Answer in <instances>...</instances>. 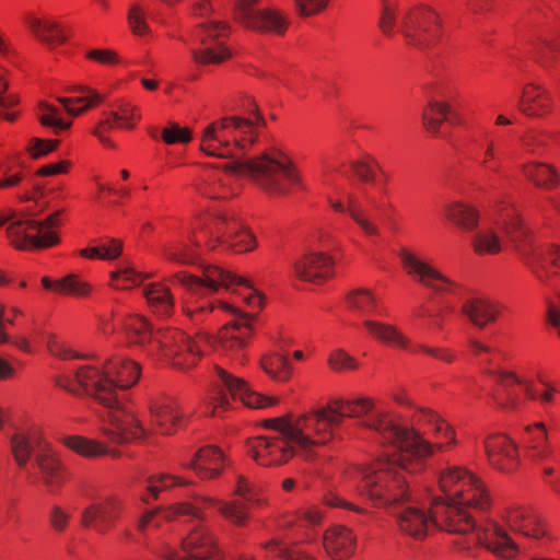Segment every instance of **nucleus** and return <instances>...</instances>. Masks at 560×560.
Masks as SVG:
<instances>
[{
  "instance_id": "f257e3e1",
  "label": "nucleus",
  "mask_w": 560,
  "mask_h": 560,
  "mask_svg": "<svg viewBox=\"0 0 560 560\" xmlns=\"http://www.w3.org/2000/svg\"><path fill=\"white\" fill-rule=\"evenodd\" d=\"M373 401L369 398L336 400L312 412L294 418L292 415L271 418L265 425L279 433V436H257L248 441L247 450L261 466L281 465L294 455L310 458L314 448L327 444L334 436L332 429L343 418L357 419L359 425L376 431L390 446L386 459L398 464L409 472L422 470L424 460L433 452V445L413 430L401 428L373 412Z\"/></svg>"
},
{
  "instance_id": "f03ea898",
  "label": "nucleus",
  "mask_w": 560,
  "mask_h": 560,
  "mask_svg": "<svg viewBox=\"0 0 560 560\" xmlns=\"http://www.w3.org/2000/svg\"><path fill=\"white\" fill-rule=\"evenodd\" d=\"M404 470L398 464L376 462L371 467H357L349 472L358 482V490L396 516L401 532L422 539L431 527L450 534H467L476 528V518L464 506L487 514L488 490L476 476L459 468L451 467L440 476V487L446 499H434L429 511L413 504Z\"/></svg>"
},
{
  "instance_id": "7ed1b4c3",
  "label": "nucleus",
  "mask_w": 560,
  "mask_h": 560,
  "mask_svg": "<svg viewBox=\"0 0 560 560\" xmlns=\"http://www.w3.org/2000/svg\"><path fill=\"white\" fill-rule=\"evenodd\" d=\"M250 113L255 120L226 117L208 125L201 135L200 149L209 156L230 159L223 170L206 168L194 180L195 190L210 199H224L234 192L229 186L230 175L245 176L271 197L285 196L291 185L300 184L293 161L281 150L269 148L255 158H246L257 141L255 126H265L258 107Z\"/></svg>"
},
{
  "instance_id": "20e7f679",
  "label": "nucleus",
  "mask_w": 560,
  "mask_h": 560,
  "mask_svg": "<svg viewBox=\"0 0 560 560\" xmlns=\"http://www.w3.org/2000/svg\"><path fill=\"white\" fill-rule=\"evenodd\" d=\"M139 376L138 363L113 355L104 361L102 369L82 365L73 374L58 375L55 383L75 395L82 390L106 408L110 427L104 432L112 442L124 443L144 434L133 411L124 406L118 397V390L135 385Z\"/></svg>"
},
{
  "instance_id": "39448f33",
  "label": "nucleus",
  "mask_w": 560,
  "mask_h": 560,
  "mask_svg": "<svg viewBox=\"0 0 560 560\" xmlns=\"http://www.w3.org/2000/svg\"><path fill=\"white\" fill-rule=\"evenodd\" d=\"M122 325L131 343L140 346L149 355H161L182 369L196 364L201 343L208 341L203 336L191 339L177 329L153 331L147 320L139 316H129Z\"/></svg>"
},
{
  "instance_id": "423d86ee",
  "label": "nucleus",
  "mask_w": 560,
  "mask_h": 560,
  "mask_svg": "<svg viewBox=\"0 0 560 560\" xmlns=\"http://www.w3.org/2000/svg\"><path fill=\"white\" fill-rule=\"evenodd\" d=\"M235 493L242 501H219L210 497H196L194 502L179 503L168 510L147 511L138 522V529L144 532L147 525L154 521L158 514H163L165 520L177 516H190L199 521L203 520L201 510L207 506H218L219 512L232 524L244 526L248 521V503H258L257 490L243 476H238Z\"/></svg>"
},
{
  "instance_id": "0eeeda50",
  "label": "nucleus",
  "mask_w": 560,
  "mask_h": 560,
  "mask_svg": "<svg viewBox=\"0 0 560 560\" xmlns=\"http://www.w3.org/2000/svg\"><path fill=\"white\" fill-rule=\"evenodd\" d=\"M395 25L406 38L408 45L418 49L432 47L441 30V21L438 13L429 7L419 5L399 12V21H396V13L389 5H384L380 27L386 35L394 33Z\"/></svg>"
},
{
  "instance_id": "6e6552de",
  "label": "nucleus",
  "mask_w": 560,
  "mask_h": 560,
  "mask_svg": "<svg viewBox=\"0 0 560 560\" xmlns=\"http://www.w3.org/2000/svg\"><path fill=\"white\" fill-rule=\"evenodd\" d=\"M174 279L185 287L190 293L200 296L214 293L220 288L232 290L235 285L244 287L246 293L242 295L244 302L248 306L259 310L262 303L258 291L253 289L246 279L236 277L218 266H206L201 270L200 275L179 272L174 276Z\"/></svg>"
},
{
  "instance_id": "1a4fd4ad",
  "label": "nucleus",
  "mask_w": 560,
  "mask_h": 560,
  "mask_svg": "<svg viewBox=\"0 0 560 560\" xmlns=\"http://www.w3.org/2000/svg\"><path fill=\"white\" fill-rule=\"evenodd\" d=\"M499 223L515 250L521 255L523 262L541 278L538 271V259L542 254L535 245V235L522 218L520 210L514 206L513 199L508 197L497 205Z\"/></svg>"
},
{
  "instance_id": "9d476101",
  "label": "nucleus",
  "mask_w": 560,
  "mask_h": 560,
  "mask_svg": "<svg viewBox=\"0 0 560 560\" xmlns=\"http://www.w3.org/2000/svg\"><path fill=\"white\" fill-rule=\"evenodd\" d=\"M60 214L61 211H56L44 221H37L21 213L7 229V235L11 244L22 250L50 247L59 242L50 229L58 224Z\"/></svg>"
},
{
  "instance_id": "9b49d317",
  "label": "nucleus",
  "mask_w": 560,
  "mask_h": 560,
  "mask_svg": "<svg viewBox=\"0 0 560 560\" xmlns=\"http://www.w3.org/2000/svg\"><path fill=\"white\" fill-rule=\"evenodd\" d=\"M212 382V415H218V410L220 408H226L229 406L228 393L232 399H238L249 408H265L276 402L273 398L265 397L258 393L253 392L242 378L233 376L224 369L219 366H215L214 369V376Z\"/></svg>"
},
{
  "instance_id": "f8f14e48",
  "label": "nucleus",
  "mask_w": 560,
  "mask_h": 560,
  "mask_svg": "<svg viewBox=\"0 0 560 560\" xmlns=\"http://www.w3.org/2000/svg\"><path fill=\"white\" fill-rule=\"evenodd\" d=\"M257 0H238L234 4V16L247 28L283 35L289 25L288 16L277 9H257Z\"/></svg>"
},
{
  "instance_id": "ddd939ff",
  "label": "nucleus",
  "mask_w": 560,
  "mask_h": 560,
  "mask_svg": "<svg viewBox=\"0 0 560 560\" xmlns=\"http://www.w3.org/2000/svg\"><path fill=\"white\" fill-rule=\"evenodd\" d=\"M229 26L223 22H209L201 24L194 33L199 42V48L191 49V56L198 65H219L231 57V51L220 40L225 36Z\"/></svg>"
},
{
  "instance_id": "4468645a",
  "label": "nucleus",
  "mask_w": 560,
  "mask_h": 560,
  "mask_svg": "<svg viewBox=\"0 0 560 560\" xmlns=\"http://www.w3.org/2000/svg\"><path fill=\"white\" fill-rule=\"evenodd\" d=\"M500 517L516 534L535 540L552 539L548 521L532 505L508 506Z\"/></svg>"
},
{
  "instance_id": "2eb2a0df",
  "label": "nucleus",
  "mask_w": 560,
  "mask_h": 560,
  "mask_svg": "<svg viewBox=\"0 0 560 560\" xmlns=\"http://www.w3.org/2000/svg\"><path fill=\"white\" fill-rule=\"evenodd\" d=\"M399 257L408 275L412 276L417 281L434 292H447L451 288L456 285L453 280L445 277L432 265L420 259L407 248L400 250Z\"/></svg>"
},
{
  "instance_id": "dca6fc26",
  "label": "nucleus",
  "mask_w": 560,
  "mask_h": 560,
  "mask_svg": "<svg viewBox=\"0 0 560 560\" xmlns=\"http://www.w3.org/2000/svg\"><path fill=\"white\" fill-rule=\"evenodd\" d=\"M124 502L118 497H107L89 504L81 512L80 522L83 527H92L100 534H105L121 516Z\"/></svg>"
},
{
  "instance_id": "f3484780",
  "label": "nucleus",
  "mask_w": 560,
  "mask_h": 560,
  "mask_svg": "<svg viewBox=\"0 0 560 560\" xmlns=\"http://www.w3.org/2000/svg\"><path fill=\"white\" fill-rule=\"evenodd\" d=\"M213 538L203 525L196 526L183 540L185 556L180 557L170 546L165 545L160 557L163 560H220L212 556Z\"/></svg>"
},
{
  "instance_id": "a211bd4d",
  "label": "nucleus",
  "mask_w": 560,
  "mask_h": 560,
  "mask_svg": "<svg viewBox=\"0 0 560 560\" xmlns=\"http://www.w3.org/2000/svg\"><path fill=\"white\" fill-rule=\"evenodd\" d=\"M523 384L515 372L505 369L492 370V400L502 411H515L518 408L520 395L516 387Z\"/></svg>"
},
{
  "instance_id": "6ab92c4d",
  "label": "nucleus",
  "mask_w": 560,
  "mask_h": 560,
  "mask_svg": "<svg viewBox=\"0 0 560 560\" xmlns=\"http://www.w3.org/2000/svg\"><path fill=\"white\" fill-rule=\"evenodd\" d=\"M224 307L230 310L234 317L220 330V343L225 351L237 352L246 346L252 335V322L255 315L238 312L229 305Z\"/></svg>"
},
{
  "instance_id": "aec40b11",
  "label": "nucleus",
  "mask_w": 560,
  "mask_h": 560,
  "mask_svg": "<svg viewBox=\"0 0 560 560\" xmlns=\"http://www.w3.org/2000/svg\"><path fill=\"white\" fill-rule=\"evenodd\" d=\"M334 260L323 253H308L292 262L293 275L306 282L319 284L332 277Z\"/></svg>"
},
{
  "instance_id": "412c9836",
  "label": "nucleus",
  "mask_w": 560,
  "mask_h": 560,
  "mask_svg": "<svg viewBox=\"0 0 560 560\" xmlns=\"http://www.w3.org/2000/svg\"><path fill=\"white\" fill-rule=\"evenodd\" d=\"M520 465L516 443L508 434L492 433V467L503 474H513Z\"/></svg>"
},
{
  "instance_id": "4be33fe9",
  "label": "nucleus",
  "mask_w": 560,
  "mask_h": 560,
  "mask_svg": "<svg viewBox=\"0 0 560 560\" xmlns=\"http://www.w3.org/2000/svg\"><path fill=\"white\" fill-rule=\"evenodd\" d=\"M35 464L42 474L43 482L50 491L61 488L66 478V468L49 448L38 446Z\"/></svg>"
},
{
  "instance_id": "5701e85b",
  "label": "nucleus",
  "mask_w": 560,
  "mask_h": 560,
  "mask_svg": "<svg viewBox=\"0 0 560 560\" xmlns=\"http://www.w3.org/2000/svg\"><path fill=\"white\" fill-rule=\"evenodd\" d=\"M520 110L528 117H542L551 113L553 101L548 91L536 84H527L518 104Z\"/></svg>"
},
{
  "instance_id": "b1692460",
  "label": "nucleus",
  "mask_w": 560,
  "mask_h": 560,
  "mask_svg": "<svg viewBox=\"0 0 560 560\" xmlns=\"http://www.w3.org/2000/svg\"><path fill=\"white\" fill-rule=\"evenodd\" d=\"M224 456L219 448L206 446L196 453L187 467L194 469L200 479H213L221 474Z\"/></svg>"
},
{
  "instance_id": "393cba45",
  "label": "nucleus",
  "mask_w": 560,
  "mask_h": 560,
  "mask_svg": "<svg viewBox=\"0 0 560 560\" xmlns=\"http://www.w3.org/2000/svg\"><path fill=\"white\" fill-rule=\"evenodd\" d=\"M151 416L162 434H171L183 417L176 401L172 398L154 401L151 405Z\"/></svg>"
},
{
  "instance_id": "a878e982",
  "label": "nucleus",
  "mask_w": 560,
  "mask_h": 560,
  "mask_svg": "<svg viewBox=\"0 0 560 560\" xmlns=\"http://www.w3.org/2000/svg\"><path fill=\"white\" fill-rule=\"evenodd\" d=\"M354 542L355 537L352 532L342 526L334 527L324 537L326 551L338 560L352 553Z\"/></svg>"
},
{
  "instance_id": "bb28decb",
  "label": "nucleus",
  "mask_w": 560,
  "mask_h": 560,
  "mask_svg": "<svg viewBox=\"0 0 560 560\" xmlns=\"http://www.w3.org/2000/svg\"><path fill=\"white\" fill-rule=\"evenodd\" d=\"M422 122L425 129L432 133L440 131L443 121L457 124L456 114L451 110L447 103L438 100H430L428 106L422 112Z\"/></svg>"
},
{
  "instance_id": "cd10ccee",
  "label": "nucleus",
  "mask_w": 560,
  "mask_h": 560,
  "mask_svg": "<svg viewBox=\"0 0 560 560\" xmlns=\"http://www.w3.org/2000/svg\"><path fill=\"white\" fill-rule=\"evenodd\" d=\"M524 176L536 187L552 190L560 184L557 170L547 163L530 162L523 166Z\"/></svg>"
},
{
  "instance_id": "c85d7f7f",
  "label": "nucleus",
  "mask_w": 560,
  "mask_h": 560,
  "mask_svg": "<svg viewBox=\"0 0 560 560\" xmlns=\"http://www.w3.org/2000/svg\"><path fill=\"white\" fill-rule=\"evenodd\" d=\"M492 532L497 537L492 540V555L500 560H515L520 552V545L495 521H492Z\"/></svg>"
},
{
  "instance_id": "c756f323",
  "label": "nucleus",
  "mask_w": 560,
  "mask_h": 560,
  "mask_svg": "<svg viewBox=\"0 0 560 560\" xmlns=\"http://www.w3.org/2000/svg\"><path fill=\"white\" fill-rule=\"evenodd\" d=\"M75 91L82 93L81 96L75 97H58L57 101L63 105L69 115L78 116L96 103L104 100V96L98 94L92 89L86 86H77Z\"/></svg>"
},
{
  "instance_id": "7c9ffc66",
  "label": "nucleus",
  "mask_w": 560,
  "mask_h": 560,
  "mask_svg": "<svg viewBox=\"0 0 560 560\" xmlns=\"http://www.w3.org/2000/svg\"><path fill=\"white\" fill-rule=\"evenodd\" d=\"M144 295L153 312L160 316H168L174 306L170 289L161 283L150 284L144 289Z\"/></svg>"
},
{
  "instance_id": "2f4dec72",
  "label": "nucleus",
  "mask_w": 560,
  "mask_h": 560,
  "mask_svg": "<svg viewBox=\"0 0 560 560\" xmlns=\"http://www.w3.org/2000/svg\"><path fill=\"white\" fill-rule=\"evenodd\" d=\"M26 23L31 32L48 46H52L56 43L61 44L66 40L61 28L54 21L28 18Z\"/></svg>"
},
{
  "instance_id": "473e14b6",
  "label": "nucleus",
  "mask_w": 560,
  "mask_h": 560,
  "mask_svg": "<svg viewBox=\"0 0 560 560\" xmlns=\"http://www.w3.org/2000/svg\"><path fill=\"white\" fill-rule=\"evenodd\" d=\"M237 228L238 221L233 215L228 213H218L207 223L206 233L211 240L225 244Z\"/></svg>"
},
{
  "instance_id": "72a5a7b5",
  "label": "nucleus",
  "mask_w": 560,
  "mask_h": 560,
  "mask_svg": "<svg viewBox=\"0 0 560 560\" xmlns=\"http://www.w3.org/2000/svg\"><path fill=\"white\" fill-rule=\"evenodd\" d=\"M446 218L467 231H474L478 224V213L475 208L460 201L445 206Z\"/></svg>"
},
{
  "instance_id": "f704fd0d",
  "label": "nucleus",
  "mask_w": 560,
  "mask_h": 560,
  "mask_svg": "<svg viewBox=\"0 0 560 560\" xmlns=\"http://www.w3.org/2000/svg\"><path fill=\"white\" fill-rule=\"evenodd\" d=\"M331 207L339 212L348 211L352 220L360 226V229L369 236H378V226L370 220L365 211H363L357 203L353 196H348V207L339 202H331Z\"/></svg>"
},
{
  "instance_id": "c9c22d12",
  "label": "nucleus",
  "mask_w": 560,
  "mask_h": 560,
  "mask_svg": "<svg viewBox=\"0 0 560 560\" xmlns=\"http://www.w3.org/2000/svg\"><path fill=\"white\" fill-rule=\"evenodd\" d=\"M364 326L375 338L385 343L402 349L409 346L408 339L392 325L368 319Z\"/></svg>"
},
{
  "instance_id": "e433bc0d",
  "label": "nucleus",
  "mask_w": 560,
  "mask_h": 560,
  "mask_svg": "<svg viewBox=\"0 0 560 560\" xmlns=\"http://www.w3.org/2000/svg\"><path fill=\"white\" fill-rule=\"evenodd\" d=\"M261 368L275 381L287 382L292 374V366L285 355L275 352L261 359Z\"/></svg>"
},
{
  "instance_id": "4c0bfd02",
  "label": "nucleus",
  "mask_w": 560,
  "mask_h": 560,
  "mask_svg": "<svg viewBox=\"0 0 560 560\" xmlns=\"http://www.w3.org/2000/svg\"><path fill=\"white\" fill-rule=\"evenodd\" d=\"M527 435L528 438L525 445V455L530 460H544L552 454V448L549 444L548 432H535Z\"/></svg>"
},
{
  "instance_id": "58836bf2",
  "label": "nucleus",
  "mask_w": 560,
  "mask_h": 560,
  "mask_svg": "<svg viewBox=\"0 0 560 560\" xmlns=\"http://www.w3.org/2000/svg\"><path fill=\"white\" fill-rule=\"evenodd\" d=\"M346 302L351 311L362 315L369 314L377 307V301L373 293L363 288L351 290L346 296Z\"/></svg>"
},
{
  "instance_id": "ea45409f",
  "label": "nucleus",
  "mask_w": 560,
  "mask_h": 560,
  "mask_svg": "<svg viewBox=\"0 0 560 560\" xmlns=\"http://www.w3.org/2000/svg\"><path fill=\"white\" fill-rule=\"evenodd\" d=\"M464 315L478 328H485L489 322V304L483 299H469L462 307Z\"/></svg>"
},
{
  "instance_id": "a19ab883",
  "label": "nucleus",
  "mask_w": 560,
  "mask_h": 560,
  "mask_svg": "<svg viewBox=\"0 0 560 560\" xmlns=\"http://www.w3.org/2000/svg\"><path fill=\"white\" fill-rule=\"evenodd\" d=\"M63 444L83 456H100L107 454V448L103 444L82 436H66L63 439Z\"/></svg>"
},
{
  "instance_id": "79ce46f5",
  "label": "nucleus",
  "mask_w": 560,
  "mask_h": 560,
  "mask_svg": "<svg viewBox=\"0 0 560 560\" xmlns=\"http://www.w3.org/2000/svg\"><path fill=\"white\" fill-rule=\"evenodd\" d=\"M187 483L188 482L184 479L168 474L150 477L147 485L148 493L142 497V500L149 503L150 498L156 499L161 491L174 486H183Z\"/></svg>"
},
{
  "instance_id": "37998d69",
  "label": "nucleus",
  "mask_w": 560,
  "mask_h": 560,
  "mask_svg": "<svg viewBox=\"0 0 560 560\" xmlns=\"http://www.w3.org/2000/svg\"><path fill=\"white\" fill-rule=\"evenodd\" d=\"M10 446L18 466L25 468L35 450L30 438L20 433L13 434L10 438Z\"/></svg>"
},
{
  "instance_id": "c03bdc74",
  "label": "nucleus",
  "mask_w": 560,
  "mask_h": 560,
  "mask_svg": "<svg viewBox=\"0 0 560 560\" xmlns=\"http://www.w3.org/2000/svg\"><path fill=\"white\" fill-rule=\"evenodd\" d=\"M267 558H277L279 560H314L311 556L298 548H288L277 541H270L265 545Z\"/></svg>"
},
{
  "instance_id": "a18cd8bd",
  "label": "nucleus",
  "mask_w": 560,
  "mask_h": 560,
  "mask_svg": "<svg viewBox=\"0 0 560 560\" xmlns=\"http://www.w3.org/2000/svg\"><path fill=\"white\" fill-rule=\"evenodd\" d=\"M112 285L117 289H129L140 284L144 277L138 273L133 268L125 266L110 273Z\"/></svg>"
},
{
  "instance_id": "49530a36",
  "label": "nucleus",
  "mask_w": 560,
  "mask_h": 560,
  "mask_svg": "<svg viewBox=\"0 0 560 560\" xmlns=\"http://www.w3.org/2000/svg\"><path fill=\"white\" fill-rule=\"evenodd\" d=\"M58 109L48 104L47 102H40L37 109V117L42 125L47 127H54L59 130H66L71 126V122H65L58 117Z\"/></svg>"
},
{
  "instance_id": "de8ad7c7",
  "label": "nucleus",
  "mask_w": 560,
  "mask_h": 560,
  "mask_svg": "<svg viewBox=\"0 0 560 560\" xmlns=\"http://www.w3.org/2000/svg\"><path fill=\"white\" fill-rule=\"evenodd\" d=\"M225 244L235 253L248 252L256 246L254 236L249 232L243 230L240 223L238 228L234 230Z\"/></svg>"
},
{
  "instance_id": "09e8293b",
  "label": "nucleus",
  "mask_w": 560,
  "mask_h": 560,
  "mask_svg": "<svg viewBox=\"0 0 560 560\" xmlns=\"http://www.w3.org/2000/svg\"><path fill=\"white\" fill-rule=\"evenodd\" d=\"M164 255L168 260L182 265H190L196 261V256L192 249L188 245L182 243L165 246Z\"/></svg>"
},
{
  "instance_id": "8fccbe9b",
  "label": "nucleus",
  "mask_w": 560,
  "mask_h": 560,
  "mask_svg": "<svg viewBox=\"0 0 560 560\" xmlns=\"http://www.w3.org/2000/svg\"><path fill=\"white\" fill-rule=\"evenodd\" d=\"M55 289L61 293L83 296L89 293L90 285L77 276L70 275L57 281L55 283Z\"/></svg>"
},
{
  "instance_id": "3c124183",
  "label": "nucleus",
  "mask_w": 560,
  "mask_h": 560,
  "mask_svg": "<svg viewBox=\"0 0 560 560\" xmlns=\"http://www.w3.org/2000/svg\"><path fill=\"white\" fill-rule=\"evenodd\" d=\"M128 23L135 35H144L150 32V27L145 22V14L138 4H132L128 12Z\"/></svg>"
},
{
  "instance_id": "603ef678",
  "label": "nucleus",
  "mask_w": 560,
  "mask_h": 560,
  "mask_svg": "<svg viewBox=\"0 0 560 560\" xmlns=\"http://www.w3.org/2000/svg\"><path fill=\"white\" fill-rule=\"evenodd\" d=\"M162 139L167 144L186 143L190 141L191 133L189 129L182 128L177 124H172L168 128L163 129Z\"/></svg>"
},
{
  "instance_id": "864d4df0",
  "label": "nucleus",
  "mask_w": 560,
  "mask_h": 560,
  "mask_svg": "<svg viewBox=\"0 0 560 560\" xmlns=\"http://www.w3.org/2000/svg\"><path fill=\"white\" fill-rule=\"evenodd\" d=\"M329 366L337 372L345 370H354L357 368L355 360L343 350L334 351L328 359Z\"/></svg>"
},
{
  "instance_id": "5fc2aeb1",
  "label": "nucleus",
  "mask_w": 560,
  "mask_h": 560,
  "mask_svg": "<svg viewBox=\"0 0 560 560\" xmlns=\"http://www.w3.org/2000/svg\"><path fill=\"white\" fill-rule=\"evenodd\" d=\"M137 107L131 106L130 104H122L119 107V110L112 112L110 115L114 120L119 121L121 127L131 129L135 126L133 124H131V120L140 119V116L137 114Z\"/></svg>"
},
{
  "instance_id": "6e6d98bb",
  "label": "nucleus",
  "mask_w": 560,
  "mask_h": 560,
  "mask_svg": "<svg viewBox=\"0 0 560 560\" xmlns=\"http://www.w3.org/2000/svg\"><path fill=\"white\" fill-rule=\"evenodd\" d=\"M296 11L301 16H312L320 13L328 4V0H294Z\"/></svg>"
},
{
  "instance_id": "4d7b16f0",
  "label": "nucleus",
  "mask_w": 560,
  "mask_h": 560,
  "mask_svg": "<svg viewBox=\"0 0 560 560\" xmlns=\"http://www.w3.org/2000/svg\"><path fill=\"white\" fill-rule=\"evenodd\" d=\"M58 140L34 138L30 142L28 151L33 158L38 159L52 152L58 147Z\"/></svg>"
},
{
  "instance_id": "13d9d810",
  "label": "nucleus",
  "mask_w": 560,
  "mask_h": 560,
  "mask_svg": "<svg viewBox=\"0 0 560 560\" xmlns=\"http://www.w3.org/2000/svg\"><path fill=\"white\" fill-rule=\"evenodd\" d=\"M70 520V514L59 505H54L49 512V523L56 532H65Z\"/></svg>"
},
{
  "instance_id": "bf43d9fd",
  "label": "nucleus",
  "mask_w": 560,
  "mask_h": 560,
  "mask_svg": "<svg viewBox=\"0 0 560 560\" xmlns=\"http://www.w3.org/2000/svg\"><path fill=\"white\" fill-rule=\"evenodd\" d=\"M420 421H424L428 423L434 424L435 432L438 434L444 433L446 438L450 439V441L453 440V432L450 430V428L443 423V421L440 419L438 415H435L433 411L429 409H422L420 411Z\"/></svg>"
},
{
  "instance_id": "052dcab7",
  "label": "nucleus",
  "mask_w": 560,
  "mask_h": 560,
  "mask_svg": "<svg viewBox=\"0 0 560 560\" xmlns=\"http://www.w3.org/2000/svg\"><path fill=\"white\" fill-rule=\"evenodd\" d=\"M514 316L513 307L499 300H492V324L502 320L508 323Z\"/></svg>"
},
{
  "instance_id": "680f3d73",
  "label": "nucleus",
  "mask_w": 560,
  "mask_h": 560,
  "mask_svg": "<svg viewBox=\"0 0 560 560\" xmlns=\"http://www.w3.org/2000/svg\"><path fill=\"white\" fill-rule=\"evenodd\" d=\"M47 347H48L49 352L52 355H55L59 359H62V360H69V359H73V358H82L78 353L70 350L65 343H62L55 337H51L48 340Z\"/></svg>"
},
{
  "instance_id": "e2e57ef3",
  "label": "nucleus",
  "mask_w": 560,
  "mask_h": 560,
  "mask_svg": "<svg viewBox=\"0 0 560 560\" xmlns=\"http://www.w3.org/2000/svg\"><path fill=\"white\" fill-rule=\"evenodd\" d=\"M116 124H119V121L114 120L112 115L109 114V116L106 119L102 120L96 126V128L93 131V135L97 137L104 145L114 147V143L107 137H105V132L115 128Z\"/></svg>"
},
{
  "instance_id": "0e129e2a",
  "label": "nucleus",
  "mask_w": 560,
  "mask_h": 560,
  "mask_svg": "<svg viewBox=\"0 0 560 560\" xmlns=\"http://www.w3.org/2000/svg\"><path fill=\"white\" fill-rule=\"evenodd\" d=\"M326 504L329 505V506H332V508H342V509H347V510H350V511H354L359 514H366L368 511L345 500L343 498L339 497L338 494L336 493H329L327 497H326Z\"/></svg>"
},
{
  "instance_id": "69168bd1",
  "label": "nucleus",
  "mask_w": 560,
  "mask_h": 560,
  "mask_svg": "<svg viewBox=\"0 0 560 560\" xmlns=\"http://www.w3.org/2000/svg\"><path fill=\"white\" fill-rule=\"evenodd\" d=\"M97 247H100V259L104 260L115 259L121 253V243L114 238L109 243L98 245Z\"/></svg>"
},
{
  "instance_id": "338daca9",
  "label": "nucleus",
  "mask_w": 560,
  "mask_h": 560,
  "mask_svg": "<svg viewBox=\"0 0 560 560\" xmlns=\"http://www.w3.org/2000/svg\"><path fill=\"white\" fill-rule=\"evenodd\" d=\"M88 58L104 65H112L119 61L118 55L108 49H93L88 52Z\"/></svg>"
},
{
  "instance_id": "774afa93",
  "label": "nucleus",
  "mask_w": 560,
  "mask_h": 560,
  "mask_svg": "<svg viewBox=\"0 0 560 560\" xmlns=\"http://www.w3.org/2000/svg\"><path fill=\"white\" fill-rule=\"evenodd\" d=\"M351 167L355 175L363 182L373 183L375 173L372 166L365 161H355L351 163Z\"/></svg>"
}]
</instances>
